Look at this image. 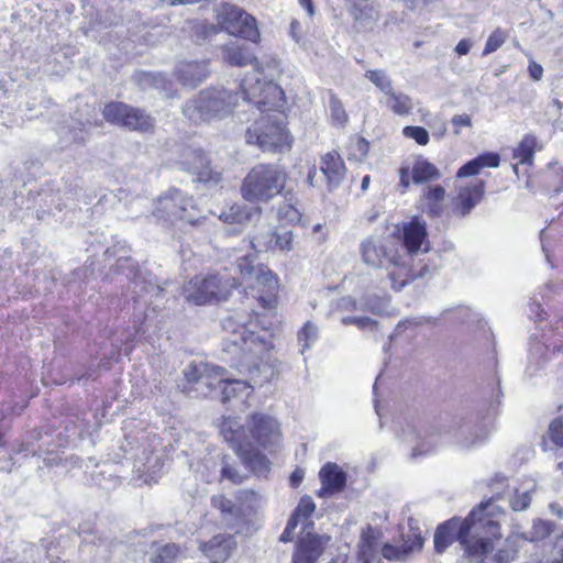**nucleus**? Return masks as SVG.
<instances>
[{
  "instance_id": "1",
  "label": "nucleus",
  "mask_w": 563,
  "mask_h": 563,
  "mask_svg": "<svg viewBox=\"0 0 563 563\" xmlns=\"http://www.w3.org/2000/svg\"><path fill=\"white\" fill-rule=\"evenodd\" d=\"M397 240L399 241L400 258L405 262L402 279H396L395 272H391L388 276L391 287L399 291L410 282L430 276L437 267L424 263L421 258L416 262L417 257L428 253L431 247L428 240L427 224L419 217L404 223L401 235Z\"/></svg>"
},
{
  "instance_id": "2",
  "label": "nucleus",
  "mask_w": 563,
  "mask_h": 563,
  "mask_svg": "<svg viewBox=\"0 0 563 563\" xmlns=\"http://www.w3.org/2000/svg\"><path fill=\"white\" fill-rule=\"evenodd\" d=\"M504 509L495 500L481 503L470 515L461 520L463 538L466 542V555L470 560H481L494 550L500 537V519Z\"/></svg>"
},
{
  "instance_id": "3",
  "label": "nucleus",
  "mask_w": 563,
  "mask_h": 563,
  "mask_svg": "<svg viewBox=\"0 0 563 563\" xmlns=\"http://www.w3.org/2000/svg\"><path fill=\"white\" fill-rule=\"evenodd\" d=\"M222 56L223 60L231 66H254L253 71L249 73L240 85L243 100H252L258 97L260 99L256 101L258 108H261L262 104L274 106L280 101L284 95L283 89L272 80L266 81L262 79V69L260 68L258 62L246 46H241L236 43L224 45L222 47Z\"/></svg>"
},
{
  "instance_id": "4",
  "label": "nucleus",
  "mask_w": 563,
  "mask_h": 563,
  "mask_svg": "<svg viewBox=\"0 0 563 563\" xmlns=\"http://www.w3.org/2000/svg\"><path fill=\"white\" fill-rule=\"evenodd\" d=\"M283 97L277 104H256L260 99L245 100L251 108L260 111L261 117L246 131V142L255 144L265 152H282L290 147V137L285 129V115L276 108L283 107Z\"/></svg>"
},
{
  "instance_id": "5",
  "label": "nucleus",
  "mask_w": 563,
  "mask_h": 563,
  "mask_svg": "<svg viewBox=\"0 0 563 563\" xmlns=\"http://www.w3.org/2000/svg\"><path fill=\"white\" fill-rule=\"evenodd\" d=\"M250 325L244 322L236 324L232 317L223 322V329L229 335L223 339L222 351L229 356L231 366L241 372L256 368L258 354L265 349V341Z\"/></svg>"
},
{
  "instance_id": "6",
  "label": "nucleus",
  "mask_w": 563,
  "mask_h": 563,
  "mask_svg": "<svg viewBox=\"0 0 563 563\" xmlns=\"http://www.w3.org/2000/svg\"><path fill=\"white\" fill-rule=\"evenodd\" d=\"M240 95L223 87H209L200 90L183 107L184 115L191 122H211L229 117L238 106Z\"/></svg>"
},
{
  "instance_id": "7",
  "label": "nucleus",
  "mask_w": 563,
  "mask_h": 563,
  "mask_svg": "<svg viewBox=\"0 0 563 563\" xmlns=\"http://www.w3.org/2000/svg\"><path fill=\"white\" fill-rule=\"evenodd\" d=\"M287 173L279 165L257 164L245 176L241 194L251 202L268 201L282 192Z\"/></svg>"
},
{
  "instance_id": "8",
  "label": "nucleus",
  "mask_w": 563,
  "mask_h": 563,
  "mask_svg": "<svg viewBox=\"0 0 563 563\" xmlns=\"http://www.w3.org/2000/svg\"><path fill=\"white\" fill-rule=\"evenodd\" d=\"M153 216L163 225L179 230H185L188 225H200L205 220L203 217H198L192 199L177 189H169L158 197Z\"/></svg>"
},
{
  "instance_id": "9",
  "label": "nucleus",
  "mask_w": 563,
  "mask_h": 563,
  "mask_svg": "<svg viewBox=\"0 0 563 563\" xmlns=\"http://www.w3.org/2000/svg\"><path fill=\"white\" fill-rule=\"evenodd\" d=\"M451 429L454 430L453 435L457 444L463 449H472L481 445L489 435V430L484 424L454 421L451 427L444 424L438 428L432 427L424 431L423 439L412 449L411 456L417 457L431 452L438 445L439 435L441 433H450L452 431Z\"/></svg>"
},
{
  "instance_id": "10",
  "label": "nucleus",
  "mask_w": 563,
  "mask_h": 563,
  "mask_svg": "<svg viewBox=\"0 0 563 563\" xmlns=\"http://www.w3.org/2000/svg\"><path fill=\"white\" fill-rule=\"evenodd\" d=\"M362 262L372 268H384L396 273V279H402L405 262L400 258L399 241L395 236H367L360 244Z\"/></svg>"
},
{
  "instance_id": "11",
  "label": "nucleus",
  "mask_w": 563,
  "mask_h": 563,
  "mask_svg": "<svg viewBox=\"0 0 563 563\" xmlns=\"http://www.w3.org/2000/svg\"><path fill=\"white\" fill-rule=\"evenodd\" d=\"M220 433L231 444L244 464L257 474H264L269 470L267 457L258 449L254 448L249 439L247 428L242 426L233 417H223Z\"/></svg>"
},
{
  "instance_id": "12",
  "label": "nucleus",
  "mask_w": 563,
  "mask_h": 563,
  "mask_svg": "<svg viewBox=\"0 0 563 563\" xmlns=\"http://www.w3.org/2000/svg\"><path fill=\"white\" fill-rule=\"evenodd\" d=\"M229 280H223L219 275L192 278L185 285L183 294L187 301L201 306L227 299L232 287Z\"/></svg>"
},
{
  "instance_id": "13",
  "label": "nucleus",
  "mask_w": 563,
  "mask_h": 563,
  "mask_svg": "<svg viewBox=\"0 0 563 563\" xmlns=\"http://www.w3.org/2000/svg\"><path fill=\"white\" fill-rule=\"evenodd\" d=\"M217 21L218 26L231 35L249 41H256L260 36L254 18L235 5L223 4L217 14Z\"/></svg>"
},
{
  "instance_id": "14",
  "label": "nucleus",
  "mask_w": 563,
  "mask_h": 563,
  "mask_svg": "<svg viewBox=\"0 0 563 563\" xmlns=\"http://www.w3.org/2000/svg\"><path fill=\"white\" fill-rule=\"evenodd\" d=\"M249 439L254 448H274L282 439L278 421L269 415L254 412L246 420Z\"/></svg>"
},
{
  "instance_id": "15",
  "label": "nucleus",
  "mask_w": 563,
  "mask_h": 563,
  "mask_svg": "<svg viewBox=\"0 0 563 563\" xmlns=\"http://www.w3.org/2000/svg\"><path fill=\"white\" fill-rule=\"evenodd\" d=\"M179 166L183 170L195 175L196 179L201 183L218 184L221 179L220 174L210 168L208 158L200 150H185Z\"/></svg>"
},
{
  "instance_id": "16",
  "label": "nucleus",
  "mask_w": 563,
  "mask_h": 563,
  "mask_svg": "<svg viewBox=\"0 0 563 563\" xmlns=\"http://www.w3.org/2000/svg\"><path fill=\"white\" fill-rule=\"evenodd\" d=\"M311 529L302 530L298 549L294 554V563H313L329 542L330 537L314 534Z\"/></svg>"
},
{
  "instance_id": "17",
  "label": "nucleus",
  "mask_w": 563,
  "mask_h": 563,
  "mask_svg": "<svg viewBox=\"0 0 563 563\" xmlns=\"http://www.w3.org/2000/svg\"><path fill=\"white\" fill-rule=\"evenodd\" d=\"M410 533L404 537V543L399 547L386 543L382 554L387 560H406L411 553L418 552L423 547V537L418 528L413 527V520H409Z\"/></svg>"
},
{
  "instance_id": "18",
  "label": "nucleus",
  "mask_w": 563,
  "mask_h": 563,
  "mask_svg": "<svg viewBox=\"0 0 563 563\" xmlns=\"http://www.w3.org/2000/svg\"><path fill=\"white\" fill-rule=\"evenodd\" d=\"M208 60H183L174 70V75L183 86L195 88L210 75Z\"/></svg>"
},
{
  "instance_id": "19",
  "label": "nucleus",
  "mask_w": 563,
  "mask_h": 563,
  "mask_svg": "<svg viewBox=\"0 0 563 563\" xmlns=\"http://www.w3.org/2000/svg\"><path fill=\"white\" fill-rule=\"evenodd\" d=\"M251 244L258 251L290 252L294 250V234L290 230L268 231L254 236Z\"/></svg>"
},
{
  "instance_id": "20",
  "label": "nucleus",
  "mask_w": 563,
  "mask_h": 563,
  "mask_svg": "<svg viewBox=\"0 0 563 563\" xmlns=\"http://www.w3.org/2000/svg\"><path fill=\"white\" fill-rule=\"evenodd\" d=\"M484 191L485 184L483 180H475L470 185L461 186L453 202L454 212L461 217L467 216L479 203Z\"/></svg>"
},
{
  "instance_id": "21",
  "label": "nucleus",
  "mask_w": 563,
  "mask_h": 563,
  "mask_svg": "<svg viewBox=\"0 0 563 563\" xmlns=\"http://www.w3.org/2000/svg\"><path fill=\"white\" fill-rule=\"evenodd\" d=\"M319 477L322 487L318 492L319 497H325L344 489L346 484V473L335 463L328 462L320 472Z\"/></svg>"
},
{
  "instance_id": "22",
  "label": "nucleus",
  "mask_w": 563,
  "mask_h": 563,
  "mask_svg": "<svg viewBox=\"0 0 563 563\" xmlns=\"http://www.w3.org/2000/svg\"><path fill=\"white\" fill-rule=\"evenodd\" d=\"M461 520L452 518L438 527L434 533V549L438 553L444 552L454 540H459L466 553V538L463 537Z\"/></svg>"
},
{
  "instance_id": "23",
  "label": "nucleus",
  "mask_w": 563,
  "mask_h": 563,
  "mask_svg": "<svg viewBox=\"0 0 563 563\" xmlns=\"http://www.w3.org/2000/svg\"><path fill=\"white\" fill-rule=\"evenodd\" d=\"M445 189L441 185H429L422 188L419 207L422 212L431 217H438L443 211Z\"/></svg>"
},
{
  "instance_id": "24",
  "label": "nucleus",
  "mask_w": 563,
  "mask_h": 563,
  "mask_svg": "<svg viewBox=\"0 0 563 563\" xmlns=\"http://www.w3.org/2000/svg\"><path fill=\"white\" fill-rule=\"evenodd\" d=\"M320 172L325 178L329 189L332 190L340 185L345 173V166L340 155L331 152L321 157Z\"/></svg>"
},
{
  "instance_id": "25",
  "label": "nucleus",
  "mask_w": 563,
  "mask_h": 563,
  "mask_svg": "<svg viewBox=\"0 0 563 563\" xmlns=\"http://www.w3.org/2000/svg\"><path fill=\"white\" fill-rule=\"evenodd\" d=\"M186 380L195 386V389L203 396L211 393L208 390V379L212 375V364L205 362H191L184 371Z\"/></svg>"
},
{
  "instance_id": "26",
  "label": "nucleus",
  "mask_w": 563,
  "mask_h": 563,
  "mask_svg": "<svg viewBox=\"0 0 563 563\" xmlns=\"http://www.w3.org/2000/svg\"><path fill=\"white\" fill-rule=\"evenodd\" d=\"M233 540L230 536L219 534L213 537L209 542L201 545V551L213 563L225 561L233 549Z\"/></svg>"
},
{
  "instance_id": "27",
  "label": "nucleus",
  "mask_w": 563,
  "mask_h": 563,
  "mask_svg": "<svg viewBox=\"0 0 563 563\" xmlns=\"http://www.w3.org/2000/svg\"><path fill=\"white\" fill-rule=\"evenodd\" d=\"M521 537L518 534L510 536L505 539L503 542L496 541L494 545V550L490 551L487 555H484L479 561L484 558L490 556L495 563H510L512 562L518 553L519 542L521 541Z\"/></svg>"
},
{
  "instance_id": "28",
  "label": "nucleus",
  "mask_w": 563,
  "mask_h": 563,
  "mask_svg": "<svg viewBox=\"0 0 563 563\" xmlns=\"http://www.w3.org/2000/svg\"><path fill=\"white\" fill-rule=\"evenodd\" d=\"M500 162V157L497 153H484L478 155L477 157L471 159L466 164H464L457 170V177H468L477 175L484 167H498Z\"/></svg>"
},
{
  "instance_id": "29",
  "label": "nucleus",
  "mask_w": 563,
  "mask_h": 563,
  "mask_svg": "<svg viewBox=\"0 0 563 563\" xmlns=\"http://www.w3.org/2000/svg\"><path fill=\"white\" fill-rule=\"evenodd\" d=\"M221 395L222 401L227 402L231 399H240L244 402V399L249 398L253 391L252 386H250L245 380L242 379H232L228 376L221 386Z\"/></svg>"
},
{
  "instance_id": "30",
  "label": "nucleus",
  "mask_w": 563,
  "mask_h": 563,
  "mask_svg": "<svg viewBox=\"0 0 563 563\" xmlns=\"http://www.w3.org/2000/svg\"><path fill=\"white\" fill-rule=\"evenodd\" d=\"M260 211V208H247L240 205H232L221 211L219 219L229 224H244L251 221L254 216H258Z\"/></svg>"
},
{
  "instance_id": "31",
  "label": "nucleus",
  "mask_w": 563,
  "mask_h": 563,
  "mask_svg": "<svg viewBox=\"0 0 563 563\" xmlns=\"http://www.w3.org/2000/svg\"><path fill=\"white\" fill-rule=\"evenodd\" d=\"M412 181L413 184H424L441 178L439 168L427 159L419 158L412 166Z\"/></svg>"
},
{
  "instance_id": "32",
  "label": "nucleus",
  "mask_w": 563,
  "mask_h": 563,
  "mask_svg": "<svg viewBox=\"0 0 563 563\" xmlns=\"http://www.w3.org/2000/svg\"><path fill=\"white\" fill-rule=\"evenodd\" d=\"M124 128L131 131L148 132L154 128V119L141 109L130 107Z\"/></svg>"
},
{
  "instance_id": "33",
  "label": "nucleus",
  "mask_w": 563,
  "mask_h": 563,
  "mask_svg": "<svg viewBox=\"0 0 563 563\" xmlns=\"http://www.w3.org/2000/svg\"><path fill=\"white\" fill-rule=\"evenodd\" d=\"M537 489L533 481L525 482L519 488H516L509 499V505L514 511L526 510L531 503V494Z\"/></svg>"
},
{
  "instance_id": "34",
  "label": "nucleus",
  "mask_w": 563,
  "mask_h": 563,
  "mask_svg": "<svg viewBox=\"0 0 563 563\" xmlns=\"http://www.w3.org/2000/svg\"><path fill=\"white\" fill-rule=\"evenodd\" d=\"M376 531L368 527L361 537L358 560L363 563H372L376 558L377 549Z\"/></svg>"
},
{
  "instance_id": "35",
  "label": "nucleus",
  "mask_w": 563,
  "mask_h": 563,
  "mask_svg": "<svg viewBox=\"0 0 563 563\" xmlns=\"http://www.w3.org/2000/svg\"><path fill=\"white\" fill-rule=\"evenodd\" d=\"M541 148L542 146L539 145L536 136L527 134L515 150L514 157L517 158L520 164H532L536 150Z\"/></svg>"
},
{
  "instance_id": "36",
  "label": "nucleus",
  "mask_w": 563,
  "mask_h": 563,
  "mask_svg": "<svg viewBox=\"0 0 563 563\" xmlns=\"http://www.w3.org/2000/svg\"><path fill=\"white\" fill-rule=\"evenodd\" d=\"M130 107L131 106H128L123 102L112 101L104 106L102 115L107 122L124 126L125 118L129 114Z\"/></svg>"
},
{
  "instance_id": "37",
  "label": "nucleus",
  "mask_w": 563,
  "mask_h": 563,
  "mask_svg": "<svg viewBox=\"0 0 563 563\" xmlns=\"http://www.w3.org/2000/svg\"><path fill=\"white\" fill-rule=\"evenodd\" d=\"M316 510V504L311 497L305 496L300 499L290 519H295V522L302 523V530L312 528L313 523L309 521L310 516Z\"/></svg>"
},
{
  "instance_id": "38",
  "label": "nucleus",
  "mask_w": 563,
  "mask_h": 563,
  "mask_svg": "<svg viewBox=\"0 0 563 563\" xmlns=\"http://www.w3.org/2000/svg\"><path fill=\"white\" fill-rule=\"evenodd\" d=\"M386 96L388 97L387 107L398 115H407L413 108L410 97L402 92H396L391 89V92Z\"/></svg>"
},
{
  "instance_id": "39",
  "label": "nucleus",
  "mask_w": 563,
  "mask_h": 563,
  "mask_svg": "<svg viewBox=\"0 0 563 563\" xmlns=\"http://www.w3.org/2000/svg\"><path fill=\"white\" fill-rule=\"evenodd\" d=\"M194 42L201 43L218 33V26L205 21H192L187 25Z\"/></svg>"
},
{
  "instance_id": "40",
  "label": "nucleus",
  "mask_w": 563,
  "mask_h": 563,
  "mask_svg": "<svg viewBox=\"0 0 563 563\" xmlns=\"http://www.w3.org/2000/svg\"><path fill=\"white\" fill-rule=\"evenodd\" d=\"M180 555V548L175 543L158 547L150 556V563H175Z\"/></svg>"
},
{
  "instance_id": "41",
  "label": "nucleus",
  "mask_w": 563,
  "mask_h": 563,
  "mask_svg": "<svg viewBox=\"0 0 563 563\" xmlns=\"http://www.w3.org/2000/svg\"><path fill=\"white\" fill-rule=\"evenodd\" d=\"M256 256L253 253L245 254L236 260V269L240 272V282H252L258 266H255Z\"/></svg>"
},
{
  "instance_id": "42",
  "label": "nucleus",
  "mask_w": 563,
  "mask_h": 563,
  "mask_svg": "<svg viewBox=\"0 0 563 563\" xmlns=\"http://www.w3.org/2000/svg\"><path fill=\"white\" fill-rule=\"evenodd\" d=\"M137 81L143 89L154 87L157 90L169 91L170 81L163 74L142 73L137 75Z\"/></svg>"
},
{
  "instance_id": "43",
  "label": "nucleus",
  "mask_w": 563,
  "mask_h": 563,
  "mask_svg": "<svg viewBox=\"0 0 563 563\" xmlns=\"http://www.w3.org/2000/svg\"><path fill=\"white\" fill-rule=\"evenodd\" d=\"M211 505L221 511L228 519H236L241 516V508L234 505L230 499L223 495H214L211 498Z\"/></svg>"
},
{
  "instance_id": "44",
  "label": "nucleus",
  "mask_w": 563,
  "mask_h": 563,
  "mask_svg": "<svg viewBox=\"0 0 563 563\" xmlns=\"http://www.w3.org/2000/svg\"><path fill=\"white\" fill-rule=\"evenodd\" d=\"M554 531V525L548 520L536 519L532 522L530 531L527 532L526 539L530 541H541L548 538Z\"/></svg>"
},
{
  "instance_id": "45",
  "label": "nucleus",
  "mask_w": 563,
  "mask_h": 563,
  "mask_svg": "<svg viewBox=\"0 0 563 563\" xmlns=\"http://www.w3.org/2000/svg\"><path fill=\"white\" fill-rule=\"evenodd\" d=\"M318 339V328L312 324L310 321L306 322L305 325L298 332V343L301 346L300 353L305 354L307 350L311 347V345Z\"/></svg>"
},
{
  "instance_id": "46",
  "label": "nucleus",
  "mask_w": 563,
  "mask_h": 563,
  "mask_svg": "<svg viewBox=\"0 0 563 563\" xmlns=\"http://www.w3.org/2000/svg\"><path fill=\"white\" fill-rule=\"evenodd\" d=\"M330 117L334 124L343 125L347 121V114L341 100L332 92L329 98Z\"/></svg>"
},
{
  "instance_id": "47",
  "label": "nucleus",
  "mask_w": 563,
  "mask_h": 563,
  "mask_svg": "<svg viewBox=\"0 0 563 563\" xmlns=\"http://www.w3.org/2000/svg\"><path fill=\"white\" fill-rule=\"evenodd\" d=\"M365 77L385 95L394 89L391 79L383 70H367Z\"/></svg>"
},
{
  "instance_id": "48",
  "label": "nucleus",
  "mask_w": 563,
  "mask_h": 563,
  "mask_svg": "<svg viewBox=\"0 0 563 563\" xmlns=\"http://www.w3.org/2000/svg\"><path fill=\"white\" fill-rule=\"evenodd\" d=\"M278 218L286 223H298L301 219V213L294 203L285 202L278 208Z\"/></svg>"
},
{
  "instance_id": "49",
  "label": "nucleus",
  "mask_w": 563,
  "mask_h": 563,
  "mask_svg": "<svg viewBox=\"0 0 563 563\" xmlns=\"http://www.w3.org/2000/svg\"><path fill=\"white\" fill-rule=\"evenodd\" d=\"M253 280H256L257 284L267 287L268 290H273L277 284L276 275L264 266L257 267L253 275Z\"/></svg>"
},
{
  "instance_id": "50",
  "label": "nucleus",
  "mask_w": 563,
  "mask_h": 563,
  "mask_svg": "<svg viewBox=\"0 0 563 563\" xmlns=\"http://www.w3.org/2000/svg\"><path fill=\"white\" fill-rule=\"evenodd\" d=\"M507 40V34L501 29H496L487 38L483 55H489L497 51Z\"/></svg>"
},
{
  "instance_id": "51",
  "label": "nucleus",
  "mask_w": 563,
  "mask_h": 563,
  "mask_svg": "<svg viewBox=\"0 0 563 563\" xmlns=\"http://www.w3.org/2000/svg\"><path fill=\"white\" fill-rule=\"evenodd\" d=\"M341 322L344 325H356L361 330L369 329L371 331H374L377 328V321L368 317H343Z\"/></svg>"
},
{
  "instance_id": "52",
  "label": "nucleus",
  "mask_w": 563,
  "mask_h": 563,
  "mask_svg": "<svg viewBox=\"0 0 563 563\" xmlns=\"http://www.w3.org/2000/svg\"><path fill=\"white\" fill-rule=\"evenodd\" d=\"M402 133L406 137L415 140L419 145H426L429 142V133L422 126H406Z\"/></svg>"
},
{
  "instance_id": "53",
  "label": "nucleus",
  "mask_w": 563,
  "mask_h": 563,
  "mask_svg": "<svg viewBox=\"0 0 563 563\" xmlns=\"http://www.w3.org/2000/svg\"><path fill=\"white\" fill-rule=\"evenodd\" d=\"M208 379V390H213L216 388H221L223 382L227 377V371L218 365L212 364V375Z\"/></svg>"
},
{
  "instance_id": "54",
  "label": "nucleus",
  "mask_w": 563,
  "mask_h": 563,
  "mask_svg": "<svg viewBox=\"0 0 563 563\" xmlns=\"http://www.w3.org/2000/svg\"><path fill=\"white\" fill-rule=\"evenodd\" d=\"M549 435L556 445L563 446V418H558L551 422Z\"/></svg>"
},
{
  "instance_id": "55",
  "label": "nucleus",
  "mask_w": 563,
  "mask_h": 563,
  "mask_svg": "<svg viewBox=\"0 0 563 563\" xmlns=\"http://www.w3.org/2000/svg\"><path fill=\"white\" fill-rule=\"evenodd\" d=\"M222 477L229 479L233 484H241L243 476L232 466L224 465L221 470Z\"/></svg>"
},
{
  "instance_id": "56",
  "label": "nucleus",
  "mask_w": 563,
  "mask_h": 563,
  "mask_svg": "<svg viewBox=\"0 0 563 563\" xmlns=\"http://www.w3.org/2000/svg\"><path fill=\"white\" fill-rule=\"evenodd\" d=\"M452 124L454 126V133L460 134V129L463 126H471L472 120L468 114H456L452 118Z\"/></svg>"
},
{
  "instance_id": "57",
  "label": "nucleus",
  "mask_w": 563,
  "mask_h": 563,
  "mask_svg": "<svg viewBox=\"0 0 563 563\" xmlns=\"http://www.w3.org/2000/svg\"><path fill=\"white\" fill-rule=\"evenodd\" d=\"M432 321H433V319L431 317L407 318L398 323L396 330H399L402 327H407V325L418 327V325L429 323Z\"/></svg>"
},
{
  "instance_id": "58",
  "label": "nucleus",
  "mask_w": 563,
  "mask_h": 563,
  "mask_svg": "<svg viewBox=\"0 0 563 563\" xmlns=\"http://www.w3.org/2000/svg\"><path fill=\"white\" fill-rule=\"evenodd\" d=\"M298 523L295 522V519H289L288 522H287V526L285 528V530L283 531V533L280 534V538L279 540L282 542H288L292 539V536H294V531L295 529L297 528Z\"/></svg>"
},
{
  "instance_id": "59",
  "label": "nucleus",
  "mask_w": 563,
  "mask_h": 563,
  "mask_svg": "<svg viewBox=\"0 0 563 563\" xmlns=\"http://www.w3.org/2000/svg\"><path fill=\"white\" fill-rule=\"evenodd\" d=\"M529 75L532 79L536 81H539L542 79L543 76V67L538 64L537 62H531L528 67Z\"/></svg>"
},
{
  "instance_id": "60",
  "label": "nucleus",
  "mask_w": 563,
  "mask_h": 563,
  "mask_svg": "<svg viewBox=\"0 0 563 563\" xmlns=\"http://www.w3.org/2000/svg\"><path fill=\"white\" fill-rule=\"evenodd\" d=\"M355 151L358 153L360 158H364L367 156L369 150V143L365 139H357L354 144Z\"/></svg>"
},
{
  "instance_id": "61",
  "label": "nucleus",
  "mask_w": 563,
  "mask_h": 563,
  "mask_svg": "<svg viewBox=\"0 0 563 563\" xmlns=\"http://www.w3.org/2000/svg\"><path fill=\"white\" fill-rule=\"evenodd\" d=\"M472 47V43L471 41L466 40V38H463L461 40L456 47H455V52L459 54V55H466L470 49Z\"/></svg>"
},
{
  "instance_id": "62",
  "label": "nucleus",
  "mask_w": 563,
  "mask_h": 563,
  "mask_svg": "<svg viewBox=\"0 0 563 563\" xmlns=\"http://www.w3.org/2000/svg\"><path fill=\"white\" fill-rule=\"evenodd\" d=\"M549 509L552 515L556 516L559 519L563 518V505L559 501H553L549 505Z\"/></svg>"
},
{
  "instance_id": "63",
  "label": "nucleus",
  "mask_w": 563,
  "mask_h": 563,
  "mask_svg": "<svg viewBox=\"0 0 563 563\" xmlns=\"http://www.w3.org/2000/svg\"><path fill=\"white\" fill-rule=\"evenodd\" d=\"M302 479H303V472L300 470H296L290 475V478H289L290 485L292 487H297L302 482Z\"/></svg>"
},
{
  "instance_id": "64",
  "label": "nucleus",
  "mask_w": 563,
  "mask_h": 563,
  "mask_svg": "<svg viewBox=\"0 0 563 563\" xmlns=\"http://www.w3.org/2000/svg\"><path fill=\"white\" fill-rule=\"evenodd\" d=\"M555 548L558 549L555 563H563V536L556 541Z\"/></svg>"
}]
</instances>
